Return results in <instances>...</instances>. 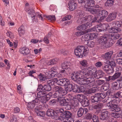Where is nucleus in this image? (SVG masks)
Returning a JSON list of instances; mask_svg holds the SVG:
<instances>
[{
  "instance_id": "obj_1",
  "label": "nucleus",
  "mask_w": 122,
  "mask_h": 122,
  "mask_svg": "<svg viewBox=\"0 0 122 122\" xmlns=\"http://www.w3.org/2000/svg\"><path fill=\"white\" fill-rule=\"evenodd\" d=\"M115 26L111 27L109 30L110 33H112V34L104 35L101 36V39L105 44V46L106 48L109 47L111 46V45L107 40V37L113 40L118 39L120 37V35L117 33L120 31L121 29L119 27H120L121 25L119 24L118 21L115 23Z\"/></svg>"
},
{
  "instance_id": "obj_2",
  "label": "nucleus",
  "mask_w": 122,
  "mask_h": 122,
  "mask_svg": "<svg viewBox=\"0 0 122 122\" xmlns=\"http://www.w3.org/2000/svg\"><path fill=\"white\" fill-rule=\"evenodd\" d=\"M87 71L86 72L84 71V76L85 78L84 81H81V84L86 85L89 87L93 86L92 83L93 81V78L90 77L92 75H95L97 71L96 68L94 66H90L87 68Z\"/></svg>"
},
{
  "instance_id": "obj_3",
  "label": "nucleus",
  "mask_w": 122,
  "mask_h": 122,
  "mask_svg": "<svg viewBox=\"0 0 122 122\" xmlns=\"http://www.w3.org/2000/svg\"><path fill=\"white\" fill-rule=\"evenodd\" d=\"M71 77L72 79L75 81H78V82L81 85H83L85 86V88H89V86H87L86 85L81 84L80 83L85 78L84 76V71H79L76 72H74L72 74Z\"/></svg>"
},
{
  "instance_id": "obj_4",
  "label": "nucleus",
  "mask_w": 122,
  "mask_h": 122,
  "mask_svg": "<svg viewBox=\"0 0 122 122\" xmlns=\"http://www.w3.org/2000/svg\"><path fill=\"white\" fill-rule=\"evenodd\" d=\"M76 56L79 57H82L87 55L88 51L83 46H78L75 49L74 51Z\"/></svg>"
},
{
  "instance_id": "obj_5",
  "label": "nucleus",
  "mask_w": 122,
  "mask_h": 122,
  "mask_svg": "<svg viewBox=\"0 0 122 122\" xmlns=\"http://www.w3.org/2000/svg\"><path fill=\"white\" fill-rule=\"evenodd\" d=\"M69 79L66 78L58 80L57 78H54L48 81L49 84L51 85H55L57 83L58 85L62 86H65L67 82L69 83Z\"/></svg>"
},
{
  "instance_id": "obj_6",
  "label": "nucleus",
  "mask_w": 122,
  "mask_h": 122,
  "mask_svg": "<svg viewBox=\"0 0 122 122\" xmlns=\"http://www.w3.org/2000/svg\"><path fill=\"white\" fill-rule=\"evenodd\" d=\"M28 13L29 16L31 17L32 20L33 22L38 21L37 17L39 18L40 19L43 20V18L39 12H37L35 13L34 10L31 9H29L28 11Z\"/></svg>"
},
{
  "instance_id": "obj_7",
  "label": "nucleus",
  "mask_w": 122,
  "mask_h": 122,
  "mask_svg": "<svg viewBox=\"0 0 122 122\" xmlns=\"http://www.w3.org/2000/svg\"><path fill=\"white\" fill-rule=\"evenodd\" d=\"M115 102V100H112L107 103V106L110 107L112 111L117 112L120 110V108L118 106L114 104Z\"/></svg>"
},
{
  "instance_id": "obj_8",
  "label": "nucleus",
  "mask_w": 122,
  "mask_h": 122,
  "mask_svg": "<svg viewBox=\"0 0 122 122\" xmlns=\"http://www.w3.org/2000/svg\"><path fill=\"white\" fill-rule=\"evenodd\" d=\"M97 11V16L98 18V17L100 16V18L99 19V21H101L103 20L107 15V12L105 10H98Z\"/></svg>"
},
{
  "instance_id": "obj_9",
  "label": "nucleus",
  "mask_w": 122,
  "mask_h": 122,
  "mask_svg": "<svg viewBox=\"0 0 122 122\" xmlns=\"http://www.w3.org/2000/svg\"><path fill=\"white\" fill-rule=\"evenodd\" d=\"M84 8L85 9L94 6L95 2L93 0H84Z\"/></svg>"
},
{
  "instance_id": "obj_10",
  "label": "nucleus",
  "mask_w": 122,
  "mask_h": 122,
  "mask_svg": "<svg viewBox=\"0 0 122 122\" xmlns=\"http://www.w3.org/2000/svg\"><path fill=\"white\" fill-rule=\"evenodd\" d=\"M88 30L89 31V32L93 31L100 32L103 31L105 32L106 31V29H102V26H101V25H97L96 26L94 27L93 28H92L90 29H88Z\"/></svg>"
},
{
  "instance_id": "obj_11",
  "label": "nucleus",
  "mask_w": 122,
  "mask_h": 122,
  "mask_svg": "<svg viewBox=\"0 0 122 122\" xmlns=\"http://www.w3.org/2000/svg\"><path fill=\"white\" fill-rule=\"evenodd\" d=\"M39 101L37 98H36L35 100L31 102L27 103V107L30 109H32L35 105H37L39 104Z\"/></svg>"
},
{
  "instance_id": "obj_12",
  "label": "nucleus",
  "mask_w": 122,
  "mask_h": 122,
  "mask_svg": "<svg viewBox=\"0 0 122 122\" xmlns=\"http://www.w3.org/2000/svg\"><path fill=\"white\" fill-rule=\"evenodd\" d=\"M102 69L109 74H111L114 72L113 67L108 65H104L102 67Z\"/></svg>"
},
{
  "instance_id": "obj_13",
  "label": "nucleus",
  "mask_w": 122,
  "mask_h": 122,
  "mask_svg": "<svg viewBox=\"0 0 122 122\" xmlns=\"http://www.w3.org/2000/svg\"><path fill=\"white\" fill-rule=\"evenodd\" d=\"M48 81H47V83L48 85H45L44 86L40 84L39 85V86H38V89L40 90H42L43 91H50L51 89V86L52 85H50L48 83Z\"/></svg>"
},
{
  "instance_id": "obj_14",
  "label": "nucleus",
  "mask_w": 122,
  "mask_h": 122,
  "mask_svg": "<svg viewBox=\"0 0 122 122\" xmlns=\"http://www.w3.org/2000/svg\"><path fill=\"white\" fill-rule=\"evenodd\" d=\"M58 102H60V105L63 106L65 105H67V107H69L68 109H70L71 107L70 106L68 105V102L66 101V99L62 97L59 98L58 99Z\"/></svg>"
},
{
  "instance_id": "obj_15",
  "label": "nucleus",
  "mask_w": 122,
  "mask_h": 122,
  "mask_svg": "<svg viewBox=\"0 0 122 122\" xmlns=\"http://www.w3.org/2000/svg\"><path fill=\"white\" fill-rule=\"evenodd\" d=\"M55 91L62 96L66 95L67 93V91L62 88L57 86L55 87Z\"/></svg>"
},
{
  "instance_id": "obj_16",
  "label": "nucleus",
  "mask_w": 122,
  "mask_h": 122,
  "mask_svg": "<svg viewBox=\"0 0 122 122\" xmlns=\"http://www.w3.org/2000/svg\"><path fill=\"white\" fill-rule=\"evenodd\" d=\"M88 111V109L86 108L81 107L78 109L77 111V116L78 117H81L84 114L87 113Z\"/></svg>"
},
{
  "instance_id": "obj_17",
  "label": "nucleus",
  "mask_w": 122,
  "mask_h": 122,
  "mask_svg": "<svg viewBox=\"0 0 122 122\" xmlns=\"http://www.w3.org/2000/svg\"><path fill=\"white\" fill-rule=\"evenodd\" d=\"M69 9L71 11L73 10L77 7V5L73 0H70L69 4Z\"/></svg>"
},
{
  "instance_id": "obj_18",
  "label": "nucleus",
  "mask_w": 122,
  "mask_h": 122,
  "mask_svg": "<svg viewBox=\"0 0 122 122\" xmlns=\"http://www.w3.org/2000/svg\"><path fill=\"white\" fill-rule=\"evenodd\" d=\"M70 65V63L69 62L65 61L61 64V66L63 69L67 70L68 71H71Z\"/></svg>"
},
{
  "instance_id": "obj_19",
  "label": "nucleus",
  "mask_w": 122,
  "mask_h": 122,
  "mask_svg": "<svg viewBox=\"0 0 122 122\" xmlns=\"http://www.w3.org/2000/svg\"><path fill=\"white\" fill-rule=\"evenodd\" d=\"M83 87H80L77 85H75L74 86L73 91V92L76 93H79L83 92L84 90Z\"/></svg>"
},
{
  "instance_id": "obj_20",
  "label": "nucleus",
  "mask_w": 122,
  "mask_h": 122,
  "mask_svg": "<svg viewBox=\"0 0 122 122\" xmlns=\"http://www.w3.org/2000/svg\"><path fill=\"white\" fill-rule=\"evenodd\" d=\"M19 51L21 53L24 55H27L30 52L29 49L25 47L21 48L19 50Z\"/></svg>"
},
{
  "instance_id": "obj_21",
  "label": "nucleus",
  "mask_w": 122,
  "mask_h": 122,
  "mask_svg": "<svg viewBox=\"0 0 122 122\" xmlns=\"http://www.w3.org/2000/svg\"><path fill=\"white\" fill-rule=\"evenodd\" d=\"M69 83H68L67 82L64 86L66 88V90L68 92H71L73 91L74 86L72 84L70 83L69 80Z\"/></svg>"
},
{
  "instance_id": "obj_22",
  "label": "nucleus",
  "mask_w": 122,
  "mask_h": 122,
  "mask_svg": "<svg viewBox=\"0 0 122 122\" xmlns=\"http://www.w3.org/2000/svg\"><path fill=\"white\" fill-rule=\"evenodd\" d=\"M113 53V51H110L106 53L104 56V58L109 61L110 60Z\"/></svg>"
},
{
  "instance_id": "obj_23",
  "label": "nucleus",
  "mask_w": 122,
  "mask_h": 122,
  "mask_svg": "<svg viewBox=\"0 0 122 122\" xmlns=\"http://www.w3.org/2000/svg\"><path fill=\"white\" fill-rule=\"evenodd\" d=\"M117 13H110L108 15L107 19L108 21H111L114 20L116 17Z\"/></svg>"
},
{
  "instance_id": "obj_24",
  "label": "nucleus",
  "mask_w": 122,
  "mask_h": 122,
  "mask_svg": "<svg viewBox=\"0 0 122 122\" xmlns=\"http://www.w3.org/2000/svg\"><path fill=\"white\" fill-rule=\"evenodd\" d=\"M98 94H96L94 95L91 97V101L92 102H98L100 100V98L99 97Z\"/></svg>"
},
{
  "instance_id": "obj_25",
  "label": "nucleus",
  "mask_w": 122,
  "mask_h": 122,
  "mask_svg": "<svg viewBox=\"0 0 122 122\" xmlns=\"http://www.w3.org/2000/svg\"><path fill=\"white\" fill-rule=\"evenodd\" d=\"M89 24L88 23L79 26L77 28V30H81L86 29L87 27L88 28L90 26Z\"/></svg>"
},
{
  "instance_id": "obj_26",
  "label": "nucleus",
  "mask_w": 122,
  "mask_h": 122,
  "mask_svg": "<svg viewBox=\"0 0 122 122\" xmlns=\"http://www.w3.org/2000/svg\"><path fill=\"white\" fill-rule=\"evenodd\" d=\"M56 67H54L52 68L51 69V71L49 72V74H48V76L51 77L53 76H55L56 74Z\"/></svg>"
},
{
  "instance_id": "obj_27",
  "label": "nucleus",
  "mask_w": 122,
  "mask_h": 122,
  "mask_svg": "<svg viewBox=\"0 0 122 122\" xmlns=\"http://www.w3.org/2000/svg\"><path fill=\"white\" fill-rule=\"evenodd\" d=\"M108 112L107 111H104L102 113L100 116V118L102 120H106L108 117Z\"/></svg>"
},
{
  "instance_id": "obj_28",
  "label": "nucleus",
  "mask_w": 122,
  "mask_h": 122,
  "mask_svg": "<svg viewBox=\"0 0 122 122\" xmlns=\"http://www.w3.org/2000/svg\"><path fill=\"white\" fill-rule=\"evenodd\" d=\"M95 74H96V77L97 79L102 77L104 75V73L103 71L101 70L97 71Z\"/></svg>"
},
{
  "instance_id": "obj_29",
  "label": "nucleus",
  "mask_w": 122,
  "mask_h": 122,
  "mask_svg": "<svg viewBox=\"0 0 122 122\" xmlns=\"http://www.w3.org/2000/svg\"><path fill=\"white\" fill-rule=\"evenodd\" d=\"M62 115H63L62 117H64L66 119L71 117L72 116V114L70 111H65L63 112V114H62Z\"/></svg>"
},
{
  "instance_id": "obj_30",
  "label": "nucleus",
  "mask_w": 122,
  "mask_h": 122,
  "mask_svg": "<svg viewBox=\"0 0 122 122\" xmlns=\"http://www.w3.org/2000/svg\"><path fill=\"white\" fill-rule=\"evenodd\" d=\"M88 30V29H87L86 30L76 32L75 33V35L78 37H79L84 34L89 32V31Z\"/></svg>"
},
{
  "instance_id": "obj_31",
  "label": "nucleus",
  "mask_w": 122,
  "mask_h": 122,
  "mask_svg": "<svg viewBox=\"0 0 122 122\" xmlns=\"http://www.w3.org/2000/svg\"><path fill=\"white\" fill-rule=\"evenodd\" d=\"M18 31L20 36L23 35L25 33L24 28L23 26H21L18 29Z\"/></svg>"
},
{
  "instance_id": "obj_32",
  "label": "nucleus",
  "mask_w": 122,
  "mask_h": 122,
  "mask_svg": "<svg viewBox=\"0 0 122 122\" xmlns=\"http://www.w3.org/2000/svg\"><path fill=\"white\" fill-rule=\"evenodd\" d=\"M54 117V119L56 120H59L61 121L64 120L65 119L64 117H62V116H59L58 115L57 113L55 112V115L53 116Z\"/></svg>"
},
{
  "instance_id": "obj_33",
  "label": "nucleus",
  "mask_w": 122,
  "mask_h": 122,
  "mask_svg": "<svg viewBox=\"0 0 122 122\" xmlns=\"http://www.w3.org/2000/svg\"><path fill=\"white\" fill-rule=\"evenodd\" d=\"M103 106V103H100L94 105L93 107V108L94 109H95L99 110L102 108Z\"/></svg>"
},
{
  "instance_id": "obj_34",
  "label": "nucleus",
  "mask_w": 122,
  "mask_h": 122,
  "mask_svg": "<svg viewBox=\"0 0 122 122\" xmlns=\"http://www.w3.org/2000/svg\"><path fill=\"white\" fill-rule=\"evenodd\" d=\"M55 112L53 110L49 109L47 111L46 115L48 116H53L55 115Z\"/></svg>"
},
{
  "instance_id": "obj_35",
  "label": "nucleus",
  "mask_w": 122,
  "mask_h": 122,
  "mask_svg": "<svg viewBox=\"0 0 122 122\" xmlns=\"http://www.w3.org/2000/svg\"><path fill=\"white\" fill-rule=\"evenodd\" d=\"M86 97L82 95L78 94L77 97V99L81 102H82Z\"/></svg>"
},
{
  "instance_id": "obj_36",
  "label": "nucleus",
  "mask_w": 122,
  "mask_h": 122,
  "mask_svg": "<svg viewBox=\"0 0 122 122\" xmlns=\"http://www.w3.org/2000/svg\"><path fill=\"white\" fill-rule=\"evenodd\" d=\"M121 75V73L120 72H117L115 73L113 76H112V80L114 81L119 78Z\"/></svg>"
},
{
  "instance_id": "obj_37",
  "label": "nucleus",
  "mask_w": 122,
  "mask_h": 122,
  "mask_svg": "<svg viewBox=\"0 0 122 122\" xmlns=\"http://www.w3.org/2000/svg\"><path fill=\"white\" fill-rule=\"evenodd\" d=\"M85 9L86 11H88L92 13L93 14H96V13H97V10H99V9L96 10V9L91 8H86Z\"/></svg>"
},
{
  "instance_id": "obj_38",
  "label": "nucleus",
  "mask_w": 122,
  "mask_h": 122,
  "mask_svg": "<svg viewBox=\"0 0 122 122\" xmlns=\"http://www.w3.org/2000/svg\"><path fill=\"white\" fill-rule=\"evenodd\" d=\"M82 104L84 107H86L89 105L90 103L89 100L86 98V97L82 102Z\"/></svg>"
},
{
  "instance_id": "obj_39",
  "label": "nucleus",
  "mask_w": 122,
  "mask_h": 122,
  "mask_svg": "<svg viewBox=\"0 0 122 122\" xmlns=\"http://www.w3.org/2000/svg\"><path fill=\"white\" fill-rule=\"evenodd\" d=\"M90 39L89 33L81 37V39L83 41H88Z\"/></svg>"
},
{
  "instance_id": "obj_40",
  "label": "nucleus",
  "mask_w": 122,
  "mask_h": 122,
  "mask_svg": "<svg viewBox=\"0 0 122 122\" xmlns=\"http://www.w3.org/2000/svg\"><path fill=\"white\" fill-rule=\"evenodd\" d=\"M59 52L64 55H67L69 54L68 51L65 49H61L59 51Z\"/></svg>"
},
{
  "instance_id": "obj_41",
  "label": "nucleus",
  "mask_w": 122,
  "mask_h": 122,
  "mask_svg": "<svg viewBox=\"0 0 122 122\" xmlns=\"http://www.w3.org/2000/svg\"><path fill=\"white\" fill-rule=\"evenodd\" d=\"M46 95V93L43 92L41 91L38 92L37 94V98L38 99H40Z\"/></svg>"
},
{
  "instance_id": "obj_42",
  "label": "nucleus",
  "mask_w": 122,
  "mask_h": 122,
  "mask_svg": "<svg viewBox=\"0 0 122 122\" xmlns=\"http://www.w3.org/2000/svg\"><path fill=\"white\" fill-rule=\"evenodd\" d=\"M40 80L45 81L47 79L45 75L41 73H40L38 76Z\"/></svg>"
},
{
  "instance_id": "obj_43",
  "label": "nucleus",
  "mask_w": 122,
  "mask_h": 122,
  "mask_svg": "<svg viewBox=\"0 0 122 122\" xmlns=\"http://www.w3.org/2000/svg\"><path fill=\"white\" fill-rule=\"evenodd\" d=\"M80 64L82 66L86 67L88 66V63L87 61L85 60H83L80 62Z\"/></svg>"
},
{
  "instance_id": "obj_44",
  "label": "nucleus",
  "mask_w": 122,
  "mask_h": 122,
  "mask_svg": "<svg viewBox=\"0 0 122 122\" xmlns=\"http://www.w3.org/2000/svg\"><path fill=\"white\" fill-rule=\"evenodd\" d=\"M86 21H87L86 20V19L85 17L78 18L77 22V23L81 24L83 23Z\"/></svg>"
},
{
  "instance_id": "obj_45",
  "label": "nucleus",
  "mask_w": 122,
  "mask_h": 122,
  "mask_svg": "<svg viewBox=\"0 0 122 122\" xmlns=\"http://www.w3.org/2000/svg\"><path fill=\"white\" fill-rule=\"evenodd\" d=\"M112 86L113 88L115 90H118L120 89L119 85L116 82H113L112 83Z\"/></svg>"
},
{
  "instance_id": "obj_46",
  "label": "nucleus",
  "mask_w": 122,
  "mask_h": 122,
  "mask_svg": "<svg viewBox=\"0 0 122 122\" xmlns=\"http://www.w3.org/2000/svg\"><path fill=\"white\" fill-rule=\"evenodd\" d=\"M42 109V107L41 105H39L36 107L35 109V112L37 114L40 111V110Z\"/></svg>"
},
{
  "instance_id": "obj_47",
  "label": "nucleus",
  "mask_w": 122,
  "mask_h": 122,
  "mask_svg": "<svg viewBox=\"0 0 122 122\" xmlns=\"http://www.w3.org/2000/svg\"><path fill=\"white\" fill-rule=\"evenodd\" d=\"M53 96L54 98H57L58 99L59 98L63 96L56 92H55L53 94Z\"/></svg>"
},
{
  "instance_id": "obj_48",
  "label": "nucleus",
  "mask_w": 122,
  "mask_h": 122,
  "mask_svg": "<svg viewBox=\"0 0 122 122\" xmlns=\"http://www.w3.org/2000/svg\"><path fill=\"white\" fill-rule=\"evenodd\" d=\"M113 1H111L110 0H107L105 4V5L107 6L110 7L113 5Z\"/></svg>"
},
{
  "instance_id": "obj_49",
  "label": "nucleus",
  "mask_w": 122,
  "mask_h": 122,
  "mask_svg": "<svg viewBox=\"0 0 122 122\" xmlns=\"http://www.w3.org/2000/svg\"><path fill=\"white\" fill-rule=\"evenodd\" d=\"M90 39H92L95 38L97 37V33H89Z\"/></svg>"
},
{
  "instance_id": "obj_50",
  "label": "nucleus",
  "mask_w": 122,
  "mask_h": 122,
  "mask_svg": "<svg viewBox=\"0 0 122 122\" xmlns=\"http://www.w3.org/2000/svg\"><path fill=\"white\" fill-rule=\"evenodd\" d=\"M38 99L39 101V104H40V102H41L43 103H45L47 101V100L46 99V98H45L44 96L40 99Z\"/></svg>"
},
{
  "instance_id": "obj_51",
  "label": "nucleus",
  "mask_w": 122,
  "mask_h": 122,
  "mask_svg": "<svg viewBox=\"0 0 122 122\" xmlns=\"http://www.w3.org/2000/svg\"><path fill=\"white\" fill-rule=\"evenodd\" d=\"M105 81L104 80H98L96 81V83L97 85L99 86L102 84Z\"/></svg>"
},
{
  "instance_id": "obj_52",
  "label": "nucleus",
  "mask_w": 122,
  "mask_h": 122,
  "mask_svg": "<svg viewBox=\"0 0 122 122\" xmlns=\"http://www.w3.org/2000/svg\"><path fill=\"white\" fill-rule=\"evenodd\" d=\"M95 66L97 68H100L103 65L102 63L100 61H97L95 64Z\"/></svg>"
},
{
  "instance_id": "obj_53",
  "label": "nucleus",
  "mask_w": 122,
  "mask_h": 122,
  "mask_svg": "<svg viewBox=\"0 0 122 122\" xmlns=\"http://www.w3.org/2000/svg\"><path fill=\"white\" fill-rule=\"evenodd\" d=\"M57 61V59L56 58H54L51 60L49 61L50 64H54L56 63Z\"/></svg>"
},
{
  "instance_id": "obj_54",
  "label": "nucleus",
  "mask_w": 122,
  "mask_h": 122,
  "mask_svg": "<svg viewBox=\"0 0 122 122\" xmlns=\"http://www.w3.org/2000/svg\"><path fill=\"white\" fill-rule=\"evenodd\" d=\"M65 119V120L63 121V122H74V120L71 117L66 119Z\"/></svg>"
},
{
  "instance_id": "obj_55",
  "label": "nucleus",
  "mask_w": 122,
  "mask_h": 122,
  "mask_svg": "<svg viewBox=\"0 0 122 122\" xmlns=\"http://www.w3.org/2000/svg\"><path fill=\"white\" fill-rule=\"evenodd\" d=\"M71 18L70 15H67L64 17L62 20V21H64L68 20H70Z\"/></svg>"
},
{
  "instance_id": "obj_56",
  "label": "nucleus",
  "mask_w": 122,
  "mask_h": 122,
  "mask_svg": "<svg viewBox=\"0 0 122 122\" xmlns=\"http://www.w3.org/2000/svg\"><path fill=\"white\" fill-rule=\"evenodd\" d=\"M6 34L10 38L12 39L14 37V35L10 31H8L6 33Z\"/></svg>"
},
{
  "instance_id": "obj_57",
  "label": "nucleus",
  "mask_w": 122,
  "mask_h": 122,
  "mask_svg": "<svg viewBox=\"0 0 122 122\" xmlns=\"http://www.w3.org/2000/svg\"><path fill=\"white\" fill-rule=\"evenodd\" d=\"M92 120L93 122H99L98 118L96 115H94L92 117Z\"/></svg>"
},
{
  "instance_id": "obj_58",
  "label": "nucleus",
  "mask_w": 122,
  "mask_h": 122,
  "mask_svg": "<svg viewBox=\"0 0 122 122\" xmlns=\"http://www.w3.org/2000/svg\"><path fill=\"white\" fill-rule=\"evenodd\" d=\"M97 93L99 96V97L100 98V99L101 98L102 99H104L106 97L105 93L104 92Z\"/></svg>"
},
{
  "instance_id": "obj_59",
  "label": "nucleus",
  "mask_w": 122,
  "mask_h": 122,
  "mask_svg": "<svg viewBox=\"0 0 122 122\" xmlns=\"http://www.w3.org/2000/svg\"><path fill=\"white\" fill-rule=\"evenodd\" d=\"M92 115L90 113H88L85 115V118L87 119H91L92 118Z\"/></svg>"
},
{
  "instance_id": "obj_60",
  "label": "nucleus",
  "mask_w": 122,
  "mask_h": 122,
  "mask_svg": "<svg viewBox=\"0 0 122 122\" xmlns=\"http://www.w3.org/2000/svg\"><path fill=\"white\" fill-rule=\"evenodd\" d=\"M48 19L52 21H54L55 20V18L54 15H50L46 17Z\"/></svg>"
},
{
  "instance_id": "obj_61",
  "label": "nucleus",
  "mask_w": 122,
  "mask_h": 122,
  "mask_svg": "<svg viewBox=\"0 0 122 122\" xmlns=\"http://www.w3.org/2000/svg\"><path fill=\"white\" fill-rule=\"evenodd\" d=\"M64 112V111L61 108H58L56 109V113H62L61 114H63V112Z\"/></svg>"
},
{
  "instance_id": "obj_62",
  "label": "nucleus",
  "mask_w": 122,
  "mask_h": 122,
  "mask_svg": "<svg viewBox=\"0 0 122 122\" xmlns=\"http://www.w3.org/2000/svg\"><path fill=\"white\" fill-rule=\"evenodd\" d=\"M49 37L47 35L45 36L44 38L43 41L46 44H48L49 43V41L48 40Z\"/></svg>"
},
{
  "instance_id": "obj_63",
  "label": "nucleus",
  "mask_w": 122,
  "mask_h": 122,
  "mask_svg": "<svg viewBox=\"0 0 122 122\" xmlns=\"http://www.w3.org/2000/svg\"><path fill=\"white\" fill-rule=\"evenodd\" d=\"M38 116L43 117L45 115V112L42 111H40L37 114Z\"/></svg>"
},
{
  "instance_id": "obj_64",
  "label": "nucleus",
  "mask_w": 122,
  "mask_h": 122,
  "mask_svg": "<svg viewBox=\"0 0 122 122\" xmlns=\"http://www.w3.org/2000/svg\"><path fill=\"white\" fill-rule=\"evenodd\" d=\"M11 122H17V118L15 116H13L10 119Z\"/></svg>"
}]
</instances>
